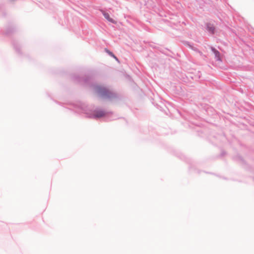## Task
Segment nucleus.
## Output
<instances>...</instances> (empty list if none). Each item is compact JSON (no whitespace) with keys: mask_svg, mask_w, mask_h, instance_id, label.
Returning <instances> with one entry per match:
<instances>
[{"mask_svg":"<svg viewBox=\"0 0 254 254\" xmlns=\"http://www.w3.org/2000/svg\"><path fill=\"white\" fill-rule=\"evenodd\" d=\"M102 13H103V15L104 16L105 18L108 21H109V22H112L113 23H116V21L110 17L109 13H108L105 11H102Z\"/></svg>","mask_w":254,"mask_h":254,"instance_id":"obj_1","label":"nucleus"},{"mask_svg":"<svg viewBox=\"0 0 254 254\" xmlns=\"http://www.w3.org/2000/svg\"><path fill=\"white\" fill-rule=\"evenodd\" d=\"M207 30L209 32H210L211 33L213 34L214 32L215 28L214 27L211 25V24H208L207 26Z\"/></svg>","mask_w":254,"mask_h":254,"instance_id":"obj_2","label":"nucleus"},{"mask_svg":"<svg viewBox=\"0 0 254 254\" xmlns=\"http://www.w3.org/2000/svg\"><path fill=\"white\" fill-rule=\"evenodd\" d=\"M212 51H213V52H214V54H215V56H216L217 58H218V59H219V55H220V53H219V52L218 51H217V50H215L214 49H213V48H212Z\"/></svg>","mask_w":254,"mask_h":254,"instance_id":"obj_3","label":"nucleus"},{"mask_svg":"<svg viewBox=\"0 0 254 254\" xmlns=\"http://www.w3.org/2000/svg\"><path fill=\"white\" fill-rule=\"evenodd\" d=\"M104 115H105V113L103 111H100L96 114V116L97 117H102L104 116Z\"/></svg>","mask_w":254,"mask_h":254,"instance_id":"obj_4","label":"nucleus"},{"mask_svg":"<svg viewBox=\"0 0 254 254\" xmlns=\"http://www.w3.org/2000/svg\"><path fill=\"white\" fill-rule=\"evenodd\" d=\"M106 52L112 57H113L114 58H115L117 61H118V59L113 54V53H112L111 52L108 51V50H106Z\"/></svg>","mask_w":254,"mask_h":254,"instance_id":"obj_5","label":"nucleus"},{"mask_svg":"<svg viewBox=\"0 0 254 254\" xmlns=\"http://www.w3.org/2000/svg\"><path fill=\"white\" fill-rule=\"evenodd\" d=\"M97 90L98 91V92H104L105 91V89L104 88L98 87V88H97Z\"/></svg>","mask_w":254,"mask_h":254,"instance_id":"obj_6","label":"nucleus"}]
</instances>
